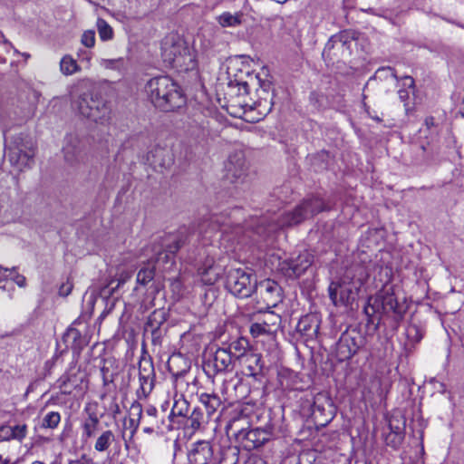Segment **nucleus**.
Wrapping results in <instances>:
<instances>
[{
    "mask_svg": "<svg viewBox=\"0 0 464 464\" xmlns=\"http://www.w3.org/2000/svg\"><path fill=\"white\" fill-rule=\"evenodd\" d=\"M228 226L231 224L221 223L218 217H212L209 221H204L198 226L197 234H190L186 227L180 228L174 234H169L160 240L159 245L153 246L155 252L153 262L159 268L167 270L172 266L175 254L185 245L187 240L201 237L202 244L206 246L211 243L210 237L213 232L218 230L226 232V227Z\"/></svg>",
    "mask_w": 464,
    "mask_h": 464,
    "instance_id": "nucleus-1",
    "label": "nucleus"
},
{
    "mask_svg": "<svg viewBox=\"0 0 464 464\" xmlns=\"http://www.w3.org/2000/svg\"><path fill=\"white\" fill-rule=\"evenodd\" d=\"M324 209V203L322 198L312 197L304 199L291 212L281 214L269 220L266 218H262L255 221L256 223L255 227H253L252 225H248V227H252L254 232L260 237H268L277 229L292 227L307 218H313Z\"/></svg>",
    "mask_w": 464,
    "mask_h": 464,
    "instance_id": "nucleus-2",
    "label": "nucleus"
},
{
    "mask_svg": "<svg viewBox=\"0 0 464 464\" xmlns=\"http://www.w3.org/2000/svg\"><path fill=\"white\" fill-rule=\"evenodd\" d=\"M145 92L154 106L165 111H174L186 103L180 87L169 76L149 80Z\"/></svg>",
    "mask_w": 464,
    "mask_h": 464,
    "instance_id": "nucleus-3",
    "label": "nucleus"
},
{
    "mask_svg": "<svg viewBox=\"0 0 464 464\" xmlns=\"http://www.w3.org/2000/svg\"><path fill=\"white\" fill-rule=\"evenodd\" d=\"M367 277V272L362 266L351 267L345 271L338 282L329 285V296L335 306L353 303Z\"/></svg>",
    "mask_w": 464,
    "mask_h": 464,
    "instance_id": "nucleus-4",
    "label": "nucleus"
},
{
    "mask_svg": "<svg viewBox=\"0 0 464 464\" xmlns=\"http://www.w3.org/2000/svg\"><path fill=\"white\" fill-rule=\"evenodd\" d=\"M7 155L11 165L16 170L23 171L30 169L34 162V142L23 135L15 136L10 144L7 145Z\"/></svg>",
    "mask_w": 464,
    "mask_h": 464,
    "instance_id": "nucleus-5",
    "label": "nucleus"
},
{
    "mask_svg": "<svg viewBox=\"0 0 464 464\" xmlns=\"http://www.w3.org/2000/svg\"><path fill=\"white\" fill-rule=\"evenodd\" d=\"M74 107L82 117L95 122L102 123L110 118L111 109L98 93H83L74 102Z\"/></svg>",
    "mask_w": 464,
    "mask_h": 464,
    "instance_id": "nucleus-6",
    "label": "nucleus"
},
{
    "mask_svg": "<svg viewBox=\"0 0 464 464\" xmlns=\"http://www.w3.org/2000/svg\"><path fill=\"white\" fill-rule=\"evenodd\" d=\"M256 276L246 268H229L226 276V288L234 295L246 298L252 296Z\"/></svg>",
    "mask_w": 464,
    "mask_h": 464,
    "instance_id": "nucleus-7",
    "label": "nucleus"
},
{
    "mask_svg": "<svg viewBox=\"0 0 464 464\" xmlns=\"http://www.w3.org/2000/svg\"><path fill=\"white\" fill-rule=\"evenodd\" d=\"M252 295L259 304L258 311L270 310L283 300L281 286L272 279L256 281Z\"/></svg>",
    "mask_w": 464,
    "mask_h": 464,
    "instance_id": "nucleus-8",
    "label": "nucleus"
},
{
    "mask_svg": "<svg viewBox=\"0 0 464 464\" xmlns=\"http://www.w3.org/2000/svg\"><path fill=\"white\" fill-rule=\"evenodd\" d=\"M363 343V336L355 329L343 333L336 343V356L338 360L343 362L351 359Z\"/></svg>",
    "mask_w": 464,
    "mask_h": 464,
    "instance_id": "nucleus-9",
    "label": "nucleus"
},
{
    "mask_svg": "<svg viewBox=\"0 0 464 464\" xmlns=\"http://www.w3.org/2000/svg\"><path fill=\"white\" fill-rule=\"evenodd\" d=\"M247 168L244 153L236 151L231 153L224 165V178L233 184H243L247 178Z\"/></svg>",
    "mask_w": 464,
    "mask_h": 464,
    "instance_id": "nucleus-10",
    "label": "nucleus"
},
{
    "mask_svg": "<svg viewBox=\"0 0 464 464\" xmlns=\"http://www.w3.org/2000/svg\"><path fill=\"white\" fill-rule=\"evenodd\" d=\"M381 311H383L384 313H399L398 301L391 289L384 290L382 294L376 296L369 297L367 304L364 306V313L369 318Z\"/></svg>",
    "mask_w": 464,
    "mask_h": 464,
    "instance_id": "nucleus-11",
    "label": "nucleus"
},
{
    "mask_svg": "<svg viewBox=\"0 0 464 464\" xmlns=\"http://www.w3.org/2000/svg\"><path fill=\"white\" fill-rule=\"evenodd\" d=\"M353 39L354 34L349 31L332 36L324 49L323 56L332 60L351 54V44Z\"/></svg>",
    "mask_w": 464,
    "mask_h": 464,
    "instance_id": "nucleus-12",
    "label": "nucleus"
},
{
    "mask_svg": "<svg viewBox=\"0 0 464 464\" xmlns=\"http://www.w3.org/2000/svg\"><path fill=\"white\" fill-rule=\"evenodd\" d=\"M313 262V255L308 251H304L295 257H290L279 262L278 268L285 276L297 278L311 266Z\"/></svg>",
    "mask_w": 464,
    "mask_h": 464,
    "instance_id": "nucleus-13",
    "label": "nucleus"
},
{
    "mask_svg": "<svg viewBox=\"0 0 464 464\" xmlns=\"http://www.w3.org/2000/svg\"><path fill=\"white\" fill-rule=\"evenodd\" d=\"M263 312H265L263 318L250 325L249 332L254 338L272 334L280 326L281 317L279 314L270 310H264Z\"/></svg>",
    "mask_w": 464,
    "mask_h": 464,
    "instance_id": "nucleus-14",
    "label": "nucleus"
},
{
    "mask_svg": "<svg viewBox=\"0 0 464 464\" xmlns=\"http://www.w3.org/2000/svg\"><path fill=\"white\" fill-rule=\"evenodd\" d=\"M312 415L321 425L328 423L334 417L332 401L324 394H317L312 406Z\"/></svg>",
    "mask_w": 464,
    "mask_h": 464,
    "instance_id": "nucleus-15",
    "label": "nucleus"
},
{
    "mask_svg": "<svg viewBox=\"0 0 464 464\" xmlns=\"http://www.w3.org/2000/svg\"><path fill=\"white\" fill-rule=\"evenodd\" d=\"M84 144L76 135H69L65 138V143L63 148V157L69 164H76L82 159Z\"/></svg>",
    "mask_w": 464,
    "mask_h": 464,
    "instance_id": "nucleus-16",
    "label": "nucleus"
},
{
    "mask_svg": "<svg viewBox=\"0 0 464 464\" xmlns=\"http://www.w3.org/2000/svg\"><path fill=\"white\" fill-rule=\"evenodd\" d=\"M221 266L215 264L213 257L207 256L202 266L198 268L200 280L206 285H213L223 274Z\"/></svg>",
    "mask_w": 464,
    "mask_h": 464,
    "instance_id": "nucleus-17",
    "label": "nucleus"
},
{
    "mask_svg": "<svg viewBox=\"0 0 464 464\" xmlns=\"http://www.w3.org/2000/svg\"><path fill=\"white\" fill-rule=\"evenodd\" d=\"M155 372L153 362L150 358H141L139 362V380L140 389L144 393L153 389Z\"/></svg>",
    "mask_w": 464,
    "mask_h": 464,
    "instance_id": "nucleus-18",
    "label": "nucleus"
},
{
    "mask_svg": "<svg viewBox=\"0 0 464 464\" xmlns=\"http://www.w3.org/2000/svg\"><path fill=\"white\" fill-rule=\"evenodd\" d=\"M162 55L166 61L173 66H181L184 55L187 54L188 49L181 42L169 43L166 40L162 44Z\"/></svg>",
    "mask_w": 464,
    "mask_h": 464,
    "instance_id": "nucleus-19",
    "label": "nucleus"
},
{
    "mask_svg": "<svg viewBox=\"0 0 464 464\" xmlns=\"http://www.w3.org/2000/svg\"><path fill=\"white\" fill-rule=\"evenodd\" d=\"M212 456V447L208 441L205 440L194 443L188 455L191 464H208Z\"/></svg>",
    "mask_w": 464,
    "mask_h": 464,
    "instance_id": "nucleus-20",
    "label": "nucleus"
},
{
    "mask_svg": "<svg viewBox=\"0 0 464 464\" xmlns=\"http://www.w3.org/2000/svg\"><path fill=\"white\" fill-rule=\"evenodd\" d=\"M83 376L79 372H67L56 382L57 387L64 395H70L73 391L81 389Z\"/></svg>",
    "mask_w": 464,
    "mask_h": 464,
    "instance_id": "nucleus-21",
    "label": "nucleus"
},
{
    "mask_svg": "<svg viewBox=\"0 0 464 464\" xmlns=\"http://www.w3.org/2000/svg\"><path fill=\"white\" fill-rule=\"evenodd\" d=\"M238 362L245 369V373L248 376L256 377L261 373L263 369L261 355L253 352H249L246 355L243 356Z\"/></svg>",
    "mask_w": 464,
    "mask_h": 464,
    "instance_id": "nucleus-22",
    "label": "nucleus"
},
{
    "mask_svg": "<svg viewBox=\"0 0 464 464\" xmlns=\"http://www.w3.org/2000/svg\"><path fill=\"white\" fill-rule=\"evenodd\" d=\"M319 328V320L315 315L313 314L303 316L296 325L297 331L310 339L315 338L317 336Z\"/></svg>",
    "mask_w": 464,
    "mask_h": 464,
    "instance_id": "nucleus-23",
    "label": "nucleus"
},
{
    "mask_svg": "<svg viewBox=\"0 0 464 464\" xmlns=\"http://www.w3.org/2000/svg\"><path fill=\"white\" fill-rule=\"evenodd\" d=\"M236 360L226 347L218 348L214 354V367L217 372H228Z\"/></svg>",
    "mask_w": 464,
    "mask_h": 464,
    "instance_id": "nucleus-24",
    "label": "nucleus"
},
{
    "mask_svg": "<svg viewBox=\"0 0 464 464\" xmlns=\"http://www.w3.org/2000/svg\"><path fill=\"white\" fill-rule=\"evenodd\" d=\"M240 435L245 438L246 441V447L248 448H258L269 439L268 432L259 428L249 430L245 433L243 430H240Z\"/></svg>",
    "mask_w": 464,
    "mask_h": 464,
    "instance_id": "nucleus-25",
    "label": "nucleus"
},
{
    "mask_svg": "<svg viewBox=\"0 0 464 464\" xmlns=\"http://www.w3.org/2000/svg\"><path fill=\"white\" fill-rule=\"evenodd\" d=\"M116 440L117 437L115 433L111 430H105L95 437L93 449L99 453L107 452Z\"/></svg>",
    "mask_w": 464,
    "mask_h": 464,
    "instance_id": "nucleus-26",
    "label": "nucleus"
},
{
    "mask_svg": "<svg viewBox=\"0 0 464 464\" xmlns=\"http://www.w3.org/2000/svg\"><path fill=\"white\" fill-rule=\"evenodd\" d=\"M244 13L237 11L236 13L223 12L216 17L217 23L223 28L237 27L243 24Z\"/></svg>",
    "mask_w": 464,
    "mask_h": 464,
    "instance_id": "nucleus-27",
    "label": "nucleus"
},
{
    "mask_svg": "<svg viewBox=\"0 0 464 464\" xmlns=\"http://www.w3.org/2000/svg\"><path fill=\"white\" fill-rule=\"evenodd\" d=\"M100 426V419L95 412L89 413L88 417L82 421V438L89 440L96 436Z\"/></svg>",
    "mask_w": 464,
    "mask_h": 464,
    "instance_id": "nucleus-28",
    "label": "nucleus"
},
{
    "mask_svg": "<svg viewBox=\"0 0 464 464\" xmlns=\"http://www.w3.org/2000/svg\"><path fill=\"white\" fill-rule=\"evenodd\" d=\"M199 401L207 411V419L213 416L221 406V400L217 394L202 393L199 396Z\"/></svg>",
    "mask_w": 464,
    "mask_h": 464,
    "instance_id": "nucleus-29",
    "label": "nucleus"
},
{
    "mask_svg": "<svg viewBox=\"0 0 464 464\" xmlns=\"http://www.w3.org/2000/svg\"><path fill=\"white\" fill-rule=\"evenodd\" d=\"M226 348L233 355V358L238 362L250 352L247 350L248 341L245 338H238L231 342Z\"/></svg>",
    "mask_w": 464,
    "mask_h": 464,
    "instance_id": "nucleus-30",
    "label": "nucleus"
},
{
    "mask_svg": "<svg viewBox=\"0 0 464 464\" xmlns=\"http://www.w3.org/2000/svg\"><path fill=\"white\" fill-rule=\"evenodd\" d=\"M60 71L63 75H72L81 71V67L71 55H64L60 62Z\"/></svg>",
    "mask_w": 464,
    "mask_h": 464,
    "instance_id": "nucleus-31",
    "label": "nucleus"
},
{
    "mask_svg": "<svg viewBox=\"0 0 464 464\" xmlns=\"http://www.w3.org/2000/svg\"><path fill=\"white\" fill-rule=\"evenodd\" d=\"M189 411V404L182 395L176 397L172 406L170 416L186 417Z\"/></svg>",
    "mask_w": 464,
    "mask_h": 464,
    "instance_id": "nucleus-32",
    "label": "nucleus"
},
{
    "mask_svg": "<svg viewBox=\"0 0 464 464\" xmlns=\"http://www.w3.org/2000/svg\"><path fill=\"white\" fill-rule=\"evenodd\" d=\"M402 81H403V85L407 88L400 89L398 91V94H399L400 100L404 102L405 110L408 112L409 108H408L407 101L410 99V93H411L410 89L414 88V80L410 76H406L402 79Z\"/></svg>",
    "mask_w": 464,
    "mask_h": 464,
    "instance_id": "nucleus-33",
    "label": "nucleus"
},
{
    "mask_svg": "<svg viewBox=\"0 0 464 464\" xmlns=\"http://www.w3.org/2000/svg\"><path fill=\"white\" fill-rule=\"evenodd\" d=\"M207 420V417H205L202 409L199 407L194 408L188 417L189 426L194 430H198L201 424Z\"/></svg>",
    "mask_w": 464,
    "mask_h": 464,
    "instance_id": "nucleus-34",
    "label": "nucleus"
},
{
    "mask_svg": "<svg viewBox=\"0 0 464 464\" xmlns=\"http://www.w3.org/2000/svg\"><path fill=\"white\" fill-rule=\"evenodd\" d=\"M154 274H155V266H151L149 265V266L141 268L137 274V278H136L137 284L140 285L145 286L148 283H150L153 279Z\"/></svg>",
    "mask_w": 464,
    "mask_h": 464,
    "instance_id": "nucleus-35",
    "label": "nucleus"
},
{
    "mask_svg": "<svg viewBox=\"0 0 464 464\" xmlns=\"http://www.w3.org/2000/svg\"><path fill=\"white\" fill-rule=\"evenodd\" d=\"M97 29L99 33V36L101 40L102 41H108L112 39L113 37V31L112 28L110 26V24L102 18H99L97 20Z\"/></svg>",
    "mask_w": 464,
    "mask_h": 464,
    "instance_id": "nucleus-36",
    "label": "nucleus"
},
{
    "mask_svg": "<svg viewBox=\"0 0 464 464\" xmlns=\"http://www.w3.org/2000/svg\"><path fill=\"white\" fill-rule=\"evenodd\" d=\"M61 421V414L58 411H50L43 419L42 426L47 429H55Z\"/></svg>",
    "mask_w": 464,
    "mask_h": 464,
    "instance_id": "nucleus-37",
    "label": "nucleus"
},
{
    "mask_svg": "<svg viewBox=\"0 0 464 464\" xmlns=\"http://www.w3.org/2000/svg\"><path fill=\"white\" fill-rule=\"evenodd\" d=\"M99 63L102 67L110 70H121L123 65V59H101Z\"/></svg>",
    "mask_w": 464,
    "mask_h": 464,
    "instance_id": "nucleus-38",
    "label": "nucleus"
},
{
    "mask_svg": "<svg viewBox=\"0 0 464 464\" xmlns=\"http://www.w3.org/2000/svg\"><path fill=\"white\" fill-rule=\"evenodd\" d=\"M130 414L137 416V419H135V418H130V423L133 427V431L132 432H135L137 430L138 427H139V422H140V420L141 415H142V409H141L140 404H139V403L132 404L131 407H130Z\"/></svg>",
    "mask_w": 464,
    "mask_h": 464,
    "instance_id": "nucleus-39",
    "label": "nucleus"
},
{
    "mask_svg": "<svg viewBox=\"0 0 464 464\" xmlns=\"http://www.w3.org/2000/svg\"><path fill=\"white\" fill-rule=\"evenodd\" d=\"M13 440L22 441L27 435V425L17 424L11 426Z\"/></svg>",
    "mask_w": 464,
    "mask_h": 464,
    "instance_id": "nucleus-40",
    "label": "nucleus"
},
{
    "mask_svg": "<svg viewBox=\"0 0 464 464\" xmlns=\"http://www.w3.org/2000/svg\"><path fill=\"white\" fill-rule=\"evenodd\" d=\"M82 44L86 47H92L95 44L94 31H86L82 35Z\"/></svg>",
    "mask_w": 464,
    "mask_h": 464,
    "instance_id": "nucleus-41",
    "label": "nucleus"
},
{
    "mask_svg": "<svg viewBox=\"0 0 464 464\" xmlns=\"http://www.w3.org/2000/svg\"><path fill=\"white\" fill-rule=\"evenodd\" d=\"M101 373H102V383L104 386H107L113 382V380H114L113 374L110 372V369L106 365V362L101 368Z\"/></svg>",
    "mask_w": 464,
    "mask_h": 464,
    "instance_id": "nucleus-42",
    "label": "nucleus"
},
{
    "mask_svg": "<svg viewBox=\"0 0 464 464\" xmlns=\"http://www.w3.org/2000/svg\"><path fill=\"white\" fill-rule=\"evenodd\" d=\"M13 440L12 429L10 425L0 427V440Z\"/></svg>",
    "mask_w": 464,
    "mask_h": 464,
    "instance_id": "nucleus-43",
    "label": "nucleus"
},
{
    "mask_svg": "<svg viewBox=\"0 0 464 464\" xmlns=\"http://www.w3.org/2000/svg\"><path fill=\"white\" fill-rule=\"evenodd\" d=\"M9 280H12L13 282H14L18 286L20 287H24L25 285V277L22 275H19L15 270H14V274H13L12 276H9Z\"/></svg>",
    "mask_w": 464,
    "mask_h": 464,
    "instance_id": "nucleus-44",
    "label": "nucleus"
},
{
    "mask_svg": "<svg viewBox=\"0 0 464 464\" xmlns=\"http://www.w3.org/2000/svg\"><path fill=\"white\" fill-rule=\"evenodd\" d=\"M68 464H93V460L82 454L79 459L69 460Z\"/></svg>",
    "mask_w": 464,
    "mask_h": 464,
    "instance_id": "nucleus-45",
    "label": "nucleus"
},
{
    "mask_svg": "<svg viewBox=\"0 0 464 464\" xmlns=\"http://www.w3.org/2000/svg\"><path fill=\"white\" fill-rule=\"evenodd\" d=\"M14 274V268L8 269L0 266V283L4 280H9V276Z\"/></svg>",
    "mask_w": 464,
    "mask_h": 464,
    "instance_id": "nucleus-46",
    "label": "nucleus"
},
{
    "mask_svg": "<svg viewBox=\"0 0 464 464\" xmlns=\"http://www.w3.org/2000/svg\"><path fill=\"white\" fill-rule=\"evenodd\" d=\"M72 285L70 284H63L59 290L60 295H68L71 293Z\"/></svg>",
    "mask_w": 464,
    "mask_h": 464,
    "instance_id": "nucleus-47",
    "label": "nucleus"
},
{
    "mask_svg": "<svg viewBox=\"0 0 464 464\" xmlns=\"http://www.w3.org/2000/svg\"><path fill=\"white\" fill-rule=\"evenodd\" d=\"M145 412L148 416L155 417L158 411L154 406H149L146 408Z\"/></svg>",
    "mask_w": 464,
    "mask_h": 464,
    "instance_id": "nucleus-48",
    "label": "nucleus"
},
{
    "mask_svg": "<svg viewBox=\"0 0 464 464\" xmlns=\"http://www.w3.org/2000/svg\"><path fill=\"white\" fill-rule=\"evenodd\" d=\"M167 151L161 148H159V149H156L155 151H154V154H153V157H156V156H162L164 154H166Z\"/></svg>",
    "mask_w": 464,
    "mask_h": 464,
    "instance_id": "nucleus-49",
    "label": "nucleus"
},
{
    "mask_svg": "<svg viewBox=\"0 0 464 464\" xmlns=\"http://www.w3.org/2000/svg\"><path fill=\"white\" fill-rule=\"evenodd\" d=\"M250 464H265V462L262 459L255 458L250 460Z\"/></svg>",
    "mask_w": 464,
    "mask_h": 464,
    "instance_id": "nucleus-50",
    "label": "nucleus"
},
{
    "mask_svg": "<svg viewBox=\"0 0 464 464\" xmlns=\"http://www.w3.org/2000/svg\"><path fill=\"white\" fill-rule=\"evenodd\" d=\"M408 335H411L412 333H414L415 334H418V328L416 326H411L408 331Z\"/></svg>",
    "mask_w": 464,
    "mask_h": 464,
    "instance_id": "nucleus-51",
    "label": "nucleus"
},
{
    "mask_svg": "<svg viewBox=\"0 0 464 464\" xmlns=\"http://www.w3.org/2000/svg\"><path fill=\"white\" fill-rule=\"evenodd\" d=\"M379 72H390V73H391V75H392V77H396V75L394 74V72H393L392 69H391L390 67H388V68H386V69H385V68H383V69L380 70Z\"/></svg>",
    "mask_w": 464,
    "mask_h": 464,
    "instance_id": "nucleus-52",
    "label": "nucleus"
},
{
    "mask_svg": "<svg viewBox=\"0 0 464 464\" xmlns=\"http://www.w3.org/2000/svg\"><path fill=\"white\" fill-rule=\"evenodd\" d=\"M425 122L428 127H430V125H433V118H427Z\"/></svg>",
    "mask_w": 464,
    "mask_h": 464,
    "instance_id": "nucleus-53",
    "label": "nucleus"
},
{
    "mask_svg": "<svg viewBox=\"0 0 464 464\" xmlns=\"http://www.w3.org/2000/svg\"><path fill=\"white\" fill-rule=\"evenodd\" d=\"M169 162H170V159L169 158L168 162H167L165 160H162V161L159 162V164H160V166L165 167V166L169 165Z\"/></svg>",
    "mask_w": 464,
    "mask_h": 464,
    "instance_id": "nucleus-54",
    "label": "nucleus"
},
{
    "mask_svg": "<svg viewBox=\"0 0 464 464\" xmlns=\"http://www.w3.org/2000/svg\"><path fill=\"white\" fill-rule=\"evenodd\" d=\"M264 109L266 110V111H270L272 109V102H268L266 105L264 106Z\"/></svg>",
    "mask_w": 464,
    "mask_h": 464,
    "instance_id": "nucleus-55",
    "label": "nucleus"
},
{
    "mask_svg": "<svg viewBox=\"0 0 464 464\" xmlns=\"http://www.w3.org/2000/svg\"><path fill=\"white\" fill-rule=\"evenodd\" d=\"M239 84H240V86H242V87H243V89H244V91H245V92H246V91H247V86H248V84H247L246 82H241V83H239Z\"/></svg>",
    "mask_w": 464,
    "mask_h": 464,
    "instance_id": "nucleus-56",
    "label": "nucleus"
},
{
    "mask_svg": "<svg viewBox=\"0 0 464 464\" xmlns=\"http://www.w3.org/2000/svg\"><path fill=\"white\" fill-rule=\"evenodd\" d=\"M8 461L6 459H4L2 456H0V464H7Z\"/></svg>",
    "mask_w": 464,
    "mask_h": 464,
    "instance_id": "nucleus-57",
    "label": "nucleus"
},
{
    "mask_svg": "<svg viewBox=\"0 0 464 464\" xmlns=\"http://www.w3.org/2000/svg\"><path fill=\"white\" fill-rule=\"evenodd\" d=\"M144 431L147 433H151L153 431V429L152 428H145Z\"/></svg>",
    "mask_w": 464,
    "mask_h": 464,
    "instance_id": "nucleus-58",
    "label": "nucleus"
},
{
    "mask_svg": "<svg viewBox=\"0 0 464 464\" xmlns=\"http://www.w3.org/2000/svg\"><path fill=\"white\" fill-rule=\"evenodd\" d=\"M22 55H23L25 59L30 58V54H29V53H22Z\"/></svg>",
    "mask_w": 464,
    "mask_h": 464,
    "instance_id": "nucleus-59",
    "label": "nucleus"
},
{
    "mask_svg": "<svg viewBox=\"0 0 464 464\" xmlns=\"http://www.w3.org/2000/svg\"><path fill=\"white\" fill-rule=\"evenodd\" d=\"M240 213V209L234 210V216Z\"/></svg>",
    "mask_w": 464,
    "mask_h": 464,
    "instance_id": "nucleus-60",
    "label": "nucleus"
},
{
    "mask_svg": "<svg viewBox=\"0 0 464 464\" xmlns=\"http://www.w3.org/2000/svg\"><path fill=\"white\" fill-rule=\"evenodd\" d=\"M32 464H44V462H42V461H38V460H37V461L33 462Z\"/></svg>",
    "mask_w": 464,
    "mask_h": 464,
    "instance_id": "nucleus-61",
    "label": "nucleus"
},
{
    "mask_svg": "<svg viewBox=\"0 0 464 464\" xmlns=\"http://www.w3.org/2000/svg\"><path fill=\"white\" fill-rule=\"evenodd\" d=\"M121 283H124V280H121V282H119V283H118V285H121Z\"/></svg>",
    "mask_w": 464,
    "mask_h": 464,
    "instance_id": "nucleus-62",
    "label": "nucleus"
},
{
    "mask_svg": "<svg viewBox=\"0 0 464 464\" xmlns=\"http://www.w3.org/2000/svg\"><path fill=\"white\" fill-rule=\"evenodd\" d=\"M121 283H124V280H121V282H119V283H118V285H121Z\"/></svg>",
    "mask_w": 464,
    "mask_h": 464,
    "instance_id": "nucleus-63",
    "label": "nucleus"
},
{
    "mask_svg": "<svg viewBox=\"0 0 464 464\" xmlns=\"http://www.w3.org/2000/svg\"><path fill=\"white\" fill-rule=\"evenodd\" d=\"M121 283H124V280H121V282H119V283H118V285H121Z\"/></svg>",
    "mask_w": 464,
    "mask_h": 464,
    "instance_id": "nucleus-64",
    "label": "nucleus"
}]
</instances>
